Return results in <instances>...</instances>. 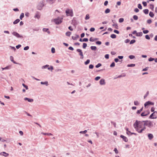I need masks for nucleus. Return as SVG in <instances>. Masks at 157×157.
<instances>
[{
    "instance_id": "1",
    "label": "nucleus",
    "mask_w": 157,
    "mask_h": 157,
    "mask_svg": "<svg viewBox=\"0 0 157 157\" xmlns=\"http://www.w3.org/2000/svg\"><path fill=\"white\" fill-rule=\"evenodd\" d=\"M133 126L136 130L139 133H142L146 129V127L144 126L143 121L136 120L133 124Z\"/></svg>"
},
{
    "instance_id": "2",
    "label": "nucleus",
    "mask_w": 157,
    "mask_h": 157,
    "mask_svg": "<svg viewBox=\"0 0 157 157\" xmlns=\"http://www.w3.org/2000/svg\"><path fill=\"white\" fill-rule=\"evenodd\" d=\"M66 13L67 16H70L72 17L73 16V12L72 10L67 9L66 10Z\"/></svg>"
},
{
    "instance_id": "3",
    "label": "nucleus",
    "mask_w": 157,
    "mask_h": 157,
    "mask_svg": "<svg viewBox=\"0 0 157 157\" xmlns=\"http://www.w3.org/2000/svg\"><path fill=\"white\" fill-rule=\"evenodd\" d=\"M144 123V126H147L149 127H150L152 125L151 122L150 121H143Z\"/></svg>"
},
{
    "instance_id": "4",
    "label": "nucleus",
    "mask_w": 157,
    "mask_h": 157,
    "mask_svg": "<svg viewBox=\"0 0 157 157\" xmlns=\"http://www.w3.org/2000/svg\"><path fill=\"white\" fill-rule=\"evenodd\" d=\"M150 113L149 110H147L142 113L141 115L142 117L148 115Z\"/></svg>"
},
{
    "instance_id": "5",
    "label": "nucleus",
    "mask_w": 157,
    "mask_h": 157,
    "mask_svg": "<svg viewBox=\"0 0 157 157\" xmlns=\"http://www.w3.org/2000/svg\"><path fill=\"white\" fill-rule=\"evenodd\" d=\"M12 34L14 36H16L18 38H23V36H22L20 35L18 33L16 32H13Z\"/></svg>"
},
{
    "instance_id": "6",
    "label": "nucleus",
    "mask_w": 157,
    "mask_h": 157,
    "mask_svg": "<svg viewBox=\"0 0 157 157\" xmlns=\"http://www.w3.org/2000/svg\"><path fill=\"white\" fill-rule=\"evenodd\" d=\"M77 51L79 53V55L81 56L80 58L83 59V55L82 50L79 49H77Z\"/></svg>"
},
{
    "instance_id": "7",
    "label": "nucleus",
    "mask_w": 157,
    "mask_h": 157,
    "mask_svg": "<svg viewBox=\"0 0 157 157\" xmlns=\"http://www.w3.org/2000/svg\"><path fill=\"white\" fill-rule=\"evenodd\" d=\"M154 103L150 101H148L146 102L144 104V106L145 107H146L147 106L149 105H153Z\"/></svg>"
},
{
    "instance_id": "8",
    "label": "nucleus",
    "mask_w": 157,
    "mask_h": 157,
    "mask_svg": "<svg viewBox=\"0 0 157 157\" xmlns=\"http://www.w3.org/2000/svg\"><path fill=\"white\" fill-rule=\"evenodd\" d=\"M62 19H58L55 20V22L56 24H59L61 23Z\"/></svg>"
},
{
    "instance_id": "9",
    "label": "nucleus",
    "mask_w": 157,
    "mask_h": 157,
    "mask_svg": "<svg viewBox=\"0 0 157 157\" xmlns=\"http://www.w3.org/2000/svg\"><path fill=\"white\" fill-rule=\"evenodd\" d=\"M156 113V112H154L152 113L150 115V118L152 119L155 118H156V116L155 115V114Z\"/></svg>"
},
{
    "instance_id": "10",
    "label": "nucleus",
    "mask_w": 157,
    "mask_h": 157,
    "mask_svg": "<svg viewBox=\"0 0 157 157\" xmlns=\"http://www.w3.org/2000/svg\"><path fill=\"white\" fill-rule=\"evenodd\" d=\"M0 155L4 156L5 157H7L9 155V154L5 152H3L0 153Z\"/></svg>"
},
{
    "instance_id": "11",
    "label": "nucleus",
    "mask_w": 157,
    "mask_h": 157,
    "mask_svg": "<svg viewBox=\"0 0 157 157\" xmlns=\"http://www.w3.org/2000/svg\"><path fill=\"white\" fill-rule=\"evenodd\" d=\"M124 140L125 142H126L127 141H128V139L125 136H123V135H121L120 136Z\"/></svg>"
},
{
    "instance_id": "12",
    "label": "nucleus",
    "mask_w": 157,
    "mask_h": 157,
    "mask_svg": "<svg viewBox=\"0 0 157 157\" xmlns=\"http://www.w3.org/2000/svg\"><path fill=\"white\" fill-rule=\"evenodd\" d=\"M100 84L101 85H103L105 84V80L104 79H101L100 81Z\"/></svg>"
},
{
    "instance_id": "13",
    "label": "nucleus",
    "mask_w": 157,
    "mask_h": 157,
    "mask_svg": "<svg viewBox=\"0 0 157 157\" xmlns=\"http://www.w3.org/2000/svg\"><path fill=\"white\" fill-rule=\"evenodd\" d=\"M79 37L78 35H75L74 36H72V39L74 40H76Z\"/></svg>"
},
{
    "instance_id": "14",
    "label": "nucleus",
    "mask_w": 157,
    "mask_h": 157,
    "mask_svg": "<svg viewBox=\"0 0 157 157\" xmlns=\"http://www.w3.org/2000/svg\"><path fill=\"white\" fill-rule=\"evenodd\" d=\"M24 100H27L29 102H33V100L32 99H30L27 98H25Z\"/></svg>"
},
{
    "instance_id": "15",
    "label": "nucleus",
    "mask_w": 157,
    "mask_h": 157,
    "mask_svg": "<svg viewBox=\"0 0 157 157\" xmlns=\"http://www.w3.org/2000/svg\"><path fill=\"white\" fill-rule=\"evenodd\" d=\"M143 35L142 33L141 32H139V33H137L136 34V36H141Z\"/></svg>"
},
{
    "instance_id": "16",
    "label": "nucleus",
    "mask_w": 157,
    "mask_h": 157,
    "mask_svg": "<svg viewBox=\"0 0 157 157\" xmlns=\"http://www.w3.org/2000/svg\"><path fill=\"white\" fill-rule=\"evenodd\" d=\"M148 137L150 140H151L153 138V135L151 134H149L148 135Z\"/></svg>"
},
{
    "instance_id": "17",
    "label": "nucleus",
    "mask_w": 157,
    "mask_h": 157,
    "mask_svg": "<svg viewBox=\"0 0 157 157\" xmlns=\"http://www.w3.org/2000/svg\"><path fill=\"white\" fill-rule=\"evenodd\" d=\"M20 21V20L19 19H17L15 20L13 22L14 24H16Z\"/></svg>"
},
{
    "instance_id": "18",
    "label": "nucleus",
    "mask_w": 157,
    "mask_h": 157,
    "mask_svg": "<svg viewBox=\"0 0 157 157\" xmlns=\"http://www.w3.org/2000/svg\"><path fill=\"white\" fill-rule=\"evenodd\" d=\"M10 59L11 61H12L13 63L15 64H16V63L14 60L12 56H11L10 57Z\"/></svg>"
},
{
    "instance_id": "19",
    "label": "nucleus",
    "mask_w": 157,
    "mask_h": 157,
    "mask_svg": "<svg viewBox=\"0 0 157 157\" xmlns=\"http://www.w3.org/2000/svg\"><path fill=\"white\" fill-rule=\"evenodd\" d=\"M71 34V33L70 32H67L66 33V35L68 36H70Z\"/></svg>"
},
{
    "instance_id": "20",
    "label": "nucleus",
    "mask_w": 157,
    "mask_h": 157,
    "mask_svg": "<svg viewBox=\"0 0 157 157\" xmlns=\"http://www.w3.org/2000/svg\"><path fill=\"white\" fill-rule=\"evenodd\" d=\"M143 11L146 14H147L148 13L149 10L147 9L144 10Z\"/></svg>"
},
{
    "instance_id": "21",
    "label": "nucleus",
    "mask_w": 157,
    "mask_h": 157,
    "mask_svg": "<svg viewBox=\"0 0 157 157\" xmlns=\"http://www.w3.org/2000/svg\"><path fill=\"white\" fill-rule=\"evenodd\" d=\"M110 10L109 9L107 8L105 11V13H108L110 12Z\"/></svg>"
},
{
    "instance_id": "22",
    "label": "nucleus",
    "mask_w": 157,
    "mask_h": 157,
    "mask_svg": "<svg viewBox=\"0 0 157 157\" xmlns=\"http://www.w3.org/2000/svg\"><path fill=\"white\" fill-rule=\"evenodd\" d=\"M149 15L151 17H153L154 15L153 13L151 12H150Z\"/></svg>"
},
{
    "instance_id": "23",
    "label": "nucleus",
    "mask_w": 157,
    "mask_h": 157,
    "mask_svg": "<svg viewBox=\"0 0 157 157\" xmlns=\"http://www.w3.org/2000/svg\"><path fill=\"white\" fill-rule=\"evenodd\" d=\"M97 40V38H96V39H94L93 37H91L90 39V41H94L95 40Z\"/></svg>"
},
{
    "instance_id": "24",
    "label": "nucleus",
    "mask_w": 157,
    "mask_h": 157,
    "mask_svg": "<svg viewBox=\"0 0 157 157\" xmlns=\"http://www.w3.org/2000/svg\"><path fill=\"white\" fill-rule=\"evenodd\" d=\"M43 30L44 31L47 32L48 33H50V32L48 31V29L44 28Z\"/></svg>"
},
{
    "instance_id": "25",
    "label": "nucleus",
    "mask_w": 157,
    "mask_h": 157,
    "mask_svg": "<svg viewBox=\"0 0 157 157\" xmlns=\"http://www.w3.org/2000/svg\"><path fill=\"white\" fill-rule=\"evenodd\" d=\"M90 18V16L88 14H87L86 15V17H85V19L86 20H88Z\"/></svg>"
},
{
    "instance_id": "26",
    "label": "nucleus",
    "mask_w": 157,
    "mask_h": 157,
    "mask_svg": "<svg viewBox=\"0 0 157 157\" xmlns=\"http://www.w3.org/2000/svg\"><path fill=\"white\" fill-rule=\"evenodd\" d=\"M41 134H42L43 135H52V134L51 133H44V132H41Z\"/></svg>"
},
{
    "instance_id": "27",
    "label": "nucleus",
    "mask_w": 157,
    "mask_h": 157,
    "mask_svg": "<svg viewBox=\"0 0 157 157\" xmlns=\"http://www.w3.org/2000/svg\"><path fill=\"white\" fill-rule=\"evenodd\" d=\"M110 37L112 38H115L116 37V36L114 34H112L111 35Z\"/></svg>"
},
{
    "instance_id": "28",
    "label": "nucleus",
    "mask_w": 157,
    "mask_h": 157,
    "mask_svg": "<svg viewBox=\"0 0 157 157\" xmlns=\"http://www.w3.org/2000/svg\"><path fill=\"white\" fill-rule=\"evenodd\" d=\"M90 48L92 50H96L97 49V48L95 46H91L90 47Z\"/></svg>"
},
{
    "instance_id": "29",
    "label": "nucleus",
    "mask_w": 157,
    "mask_h": 157,
    "mask_svg": "<svg viewBox=\"0 0 157 157\" xmlns=\"http://www.w3.org/2000/svg\"><path fill=\"white\" fill-rule=\"evenodd\" d=\"M24 17V13H22L20 16V18L21 20H22V18Z\"/></svg>"
},
{
    "instance_id": "30",
    "label": "nucleus",
    "mask_w": 157,
    "mask_h": 157,
    "mask_svg": "<svg viewBox=\"0 0 157 157\" xmlns=\"http://www.w3.org/2000/svg\"><path fill=\"white\" fill-rule=\"evenodd\" d=\"M133 18L135 20H137L138 19V17L137 16L135 15L133 16Z\"/></svg>"
},
{
    "instance_id": "31",
    "label": "nucleus",
    "mask_w": 157,
    "mask_h": 157,
    "mask_svg": "<svg viewBox=\"0 0 157 157\" xmlns=\"http://www.w3.org/2000/svg\"><path fill=\"white\" fill-rule=\"evenodd\" d=\"M136 42V40H132L130 42V44H132Z\"/></svg>"
},
{
    "instance_id": "32",
    "label": "nucleus",
    "mask_w": 157,
    "mask_h": 157,
    "mask_svg": "<svg viewBox=\"0 0 157 157\" xmlns=\"http://www.w3.org/2000/svg\"><path fill=\"white\" fill-rule=\"evenodd\" d=\"M40 83L41 84H45V85H47L48 84V82H41Z\"/></svg>"
},
{
    "instance_id": "33",
    "label": "nucleus",
    "mask_w": 157,
    "mask_h": 157,
    "mask_svg": "<svg viewBox=\"0 0 157 157\" xmlns=\"http://www.w3.org/2000/svg\"><path fill=\"white\" fill-rule=\"evenodd\" d=\"M87 45L86 43H83V48L84 49L86 47H87Z\"/></svg>"
},
{
    "instance_id": "34",
    "label": "nucleus",
    "mask_w": 157,
    "mask_h": 157,
    "mask_svg": "<svg viewBox=\"0 0 157 157\" xmlns=\"http://www.w3.org/2000/svg\"><path fill=\"white\" fill-rule=\"evenodd\" d=\"M150 8L152 10H153V9L154 8V6L153 5L151 4L150 5Z\"/></svg>"
},
{
    "instance_id": "35",
    "label": "nucleus",
    "mask_w": 157,
    "mask_h": 157,
    "mask_svg": "<svg viewBox=\"0 0 157 157\" xmlns=\"http://www.w3.org/2000/svg\"><path fill=\"white\" fill-rule=\"evenodd\" d=\"M135 64H128L127 65V66L128 67H132L135 66Z\"/></svg>"
},
{
    "instance_id": "36",
    "label": "nucleus",
    "mask_w": 157,
    "mask_h": 157,
    "mask_svg": "<svg viewBox=\"0 0 157 157\" xmlns=\"http://www.w3.org/2000/svg\"><path fill=\"white\" fill-rule=\"evenodd\" d=\"M134 104L136 105H138L139 104V103L137 101H134Z\"/></svg>"
},
{
    "instance_id": "37",
    "label": "nucleus",
    "mask_w": 157,
    "mask_h": 157,
    "mask_svg": "<svg viewBox=\"0 0 157 157\" xmlns=\"http://www.w3.org/2000/svg\"><path fill=\"white\" fill-rule=\"evenodd\" d=\"M90 60L89 59H87V60L85 62V65H87V64H89L90 63Z\"/></svg>"
},
{
    "instance_id": "38",
    "label": "nucleus",
    "mask_w": 157,
    "mask_h": 157,
    "mask_svg": "<svg viewBox=\"0 0 157 157\" xmlns=\"http://www.w3.org/2000/svg\"><path fill=\"white\" fill-rule=\"evenodd\" d=\"M124 21L123 18H120L119 19V22L121 23L123 22Z\"/></svg>"
},
{
    "instance_id": "39",
    "label": "nucleus",
    "mask_w": 157,
    "mask_h": 157,
    "mask_svg": "<svg viewBox=\"0 0 157 157\" xmlns=\"http://www.w3.org/2000/svg\"><path fill=\"white\" fill-rule=\"evenodd\" d=\"M35 18H37L38 19H39L40 17V16L37 13L36 14L35 16Z\"/></svg>"
},
{
    "instance_id": "40",
    "label": "nucleus",
    "mask_w": 157,
    "mask_h": 157,
    "mask_svg": "<svg viewBox=\"0 0 157 157\" xmlns=\"http://www.w3.org/2000/svg\"><path fill=\"white\" fill-rule=\"evenodd\" d=\"M48 70H51V71H52V70L53 69V68L52 66H51L50 67H48Z\"/></svg>"
},
{
    "instance_id": "41",
    "label": "nucleus",
    "mask_w": 157,
    "mask_h": 157,
    "mask_svg": "<svg viewBox=\"0 0 157 157\" xmlns=\"http://www.w3.org/2000/svg\"><path fill=\"white\" fill-rule=\"evenodd\" d=\"M101 64L100 63H99L95 67L96 68H98V67H101Z\"/></svg>"
},
{
    "instance_id": "42",
    "label": "nucleus",
    "mask_w": 157,
    "mask_h": 157,
    "mask_svg": "<svg viewBox=\"0 0 157 157\" xmlns=\"http://www.w3.org/2000/svg\"><path fill=\"white\" fill-rule=\"evenodd\" d=\"M138 7L140 9H142V6L140 4H138Z\"/></svg>"
},
{
    "instance_id": "43",
    "label": "nucleus",
    "mask_w": 157,
    "mask_h": 157,
    "mask_svg": "<svg viewBox=\"0 0 157 157\" xmlns=\"http://www.w3.org/2000/svg\"><path fill=\"white\" fill-rule=\"evenodd\" d=\"M87 132V131L86 130H85V131H80V132L79 133H80L84 134V133H86V132Z\"/></svg>"
},
{
    "instance_id": "44",
    "label": "nucleus",
    "mask_w": 157,
    "mask_h": 157,
    "mask_svg": "<svg viewBox=\"0 0 157 157\" xmlns=\"http://www.w3.org/2000/svg\"><path fill=\"white\" fill-rule=\"evenodd\" d=\"M129 57L131 59H132L135 58V56L133 55H130L129 56Z\"/></svg>"
},
{
    "instance_id": "45",
    "label": "nucleus",
    "mask_w": 157,
    "mask_h": 157,
    "mask_svg": "<svg viewBox=\"0 0 157 157\" xmlns=\"http://www.w3.org/2000/svg\"><path fill=\"white\" fill-rule=\"evenodd\" d=\"M126 130L127 131V133L129 135V133H131V132L128 130V128H126Z\"/></svg>"
},
{
    "instance_id": "46",
    "label": "nucleus",
    "mask_w": 157,
    "mask_h": 157,
    "mask_svg": "<svg viewBox=\"0 0 157 157\" xmlns=\"http://www.w3.org/2000/svg\"><path fill=\"white\" fill-rule=\"evenodd\" d=\"M115 66V64L114 62H113L110 65L111 67H114Z\"/></svg>"
},
{
    "instance_id": "47",
    "label": "nucleus",
    "mask_w": 157,
    "mask_h": 157,
    "mask_svg": "<svg viewBox=\"0 0 157 157\" xmlns=\"http://www.w3.org/2000/svg\"><path fill=\"white\" fill-rule=\"evenodd\" d=\"M149 31L147 30H144L143 31V32L144 34H146L148 33Z\"/></svg>"
},
{
    "instance_id": "48",
    "label": "nucleus",
    "mask_w": 157,
    "mask_h": 157,
    "mask_svg": "<svg viewBox=\"0 0 157 157\" xmlns=\"http://www.w3.org/2000/svg\"><path fill=\"white\" fill-rule=\"evenodd\" d=\"M51 51L52 53H54L55 52V48H52L51 49Z\"/></svg>"
},
{
    "instance_id": "49",
    "label": "nucleus",
    "mask_w": 157,
    "mask_h": 157,
    "mask_svg": "<svg viewBox=\"0 0 157 157\" xmlns=\"http://www.w3.org/2000/svg\"><path fill=\"white\" fill-rule=\"evenodd\" d=\"M101 77L99 76H97V77H96L95 78V80H98L99 79H100V78Z\"/></svg>"
},
{
    "instance_id": "50",
    "label": "nucleus",
    "mask_w": 157,
    "mask_h": 157,
    "mask_svg": "<svg viewBox=\"0 0 157 157\" xmlns=\"http://www.w3.org/2000/svg\"><path fill=\"white\" fill-rule=\"evenodd\" d=\"M145 38L148 40H150V37L149 36V35H147L145 36Z\"/></svg>"
},
{
    "instance_id": "51",
    "label": "nucleus",
    "mask_w": 157,
    "mask_h": 157,
    "mask_svg": "<svg viewBox=\"0 0 157 157\" xmlns=\"http://www.w3.org/2000/svg\"><path fill=\"white\" fill-rule=\"evenodd\" d=\"M22 85L26 88V89H28V87L27 86L25 85L24 83L22 84Z\"/></svg>"
},
{
    "instance_id": "52",
    "label": "nucleus",
    "mask_w": 157,
    "mask_h": 157,
    "mask_svg": "<svg viewBox=\"0 0 157 157\" xmlns=\"http://www.w3.org/2000/svg\"><path fill=\"white\" fill-rule=\"evenodd\" d=\"M96 44L98 45H100L101 44V41H98L96 42Z\"/></svg>"
},
{
    "instance_id": "53",
    "label": "nucleus",
    "mask_w": 157,
    "mask_h": 157,
    "mask_svg": "<svg viewBox=\"0 0 157 157\" xmlns=\"http://www.w3.org/2000/svg\"><path fill=\"white\" fill-rule=\"evenodd\" d=\"M29 49V47L28 46H26L24 48V50H28V49Z\"/></svg>"
},
{
    "instance_id": "54",
    "label": "nucleus",
    "mask_w": 157,
    "mask_h": 157,
    "mask_svg": "<svg viewBox=\"0 0 157 157\" xmlns=\"http://www.w3.org/2000/svg\"><path fill=\"white\" fill-rule=\"evenodd\" d=\"M113 26L116 29H117L118 26L117 24H113Z\"/></svg>"
},
{
    "instance_id": "55",
    "label": "nucleus",
    "mask_w": 157,
    "mask_h": 157,
    "mask_svg": "<svg viewBox=\"0 0 157 157\" xmlns=\"http://www.w3.org/2000/svg\"><path fill=\"white\" fill-rule=\"evenodd\" d=\"M154 60V59L152 58H151V57H150V58H149L148 59V60L149 61H151L153 60Z\"/></svg>"
},
{
    "instance_id": "56",
    "label": "nucleus",
    "mask_w": 157,
    "mask_h": 157,
    "mask_svg": "<svg viewBox=\"0 0 157 157\" xmlns=\"http://www.w3.org/2000/svg\"><path fill=\"white\" fill-rule=\"evenodd\" d=\"M94 67L93 65L92 64H90L89 66V68L90 69H93Z\"/></svg>"
},
{
    "instance_id": "57",
    "label": "nucleus",
    "mask_w": 157,
    "mask_h": 157,
    "mask_svg": "<svg viewBox=\"0 0 157 157\" xmlns=\"http://www.w3.org/2000/svg\"><path fill=\"white\" fill-rule=\"evenodd\" d=\"M114 151H115V152L116 153V154H117L118 153V151L117 150V149L115 148H114Z\"/></svg>"
},
{
    "instance_id": "58",
    "label": "nucleus",
    "mask_w": 157,
    "mask_h": 157,
    "mask_svg": "<svg viewBox=\"0 0 157 157\" xmlns=\"http://www.w3.org/2000/svg\"><path fill=\"white\" fill-rule=\"evenodd\" d=\"M105 58L106 59H108L109 58V55L108 54H106L105 55Z\"/></svg>"
},
{
    "instance_id": "59",
    "label": "nucleus",
    "mask_w": 157,
    "mask_h": 157,
    "mask_svg": "<svg viewBox=\"0 0 157 157\" xmlns=\"http://www.w3.org/2000/svg\"><path fill=\"white\" fill-rule=\"evenodd\" d=\"M49 65H46L43 66L42 67V68H46L47 67H49Z\"/></svg>"
},
{
    "instance_id": "60",
    "label": "nucleus",
    "mask_w": 157,
    "mask_h": 157,
    "mask_svg": "<svg viewBox=\"0 0 157 157\" xmlns=\"http://www.w3.org/2000/svg\"><path fill=\"white\" fill-rule=\"evenodd\" d=\"M94 30H95V29L94 28H91L90 29V31L91 32H93L94 31Z\"/></svg>"
},
{
    "instance_id": "61",
    "label": "nucleus",
    "mask_w": 157,
    "mask_h": 157,
    "mask_svg": "<svg viewBox=\"0 0 157 157\" xmlns=\"http://www.w3.org/2000/svg\"><path fill=\"white\" fill-rule=\"evenodd\" d=\"M88 41V39L87 38H84L82 40V41L87 42Z\"/></svg>"
},
{
    "instance_id": "62",
    "label": "nucleus",
    "mask_w": 157,
    "mask_h": 157,
    "mask_svg": "<svg viewBox=\"0 0 157 157\" xmlns=\"http://www.w3.org/2000/svg\"><path fill=\"white\" fill-rule=\"evenodd\" d=\"M21 45L19 44L18 45H17V46H16V48L17 49H18L20 48L21 47Z\"/></svg>"
},
{
    "instance_id": "63",
    "label": "nucleus",
    "mask_w": 157,
    "mask_h": 157,
    "mask_svg": "<svg viewBox=\"0 0 157 157\" xmlns=\"http://www.w3.org/2000/svg\"><path fill=\"white\" fill-rule=\"evenodd\" d=\"M114 32L115 33H117V34H119V32L118 30H114Z\"/></svg>"
},
{
    "instance_id": "64",
    "label": "nucleus",
    "mask_w": 157,
    "mask_h": 157,
    "mask_svg": "<svg viewBox=\"0 0 157 157\" xmlns=\"http://www.w3.org/2000/svg\"><path fill=\"white\" fill-rule=\"evenodd\" d=\"M152 22V21H151V20L150 19V20H147V23L148 24H150Z\"/></svg>"
}]
</instances>
